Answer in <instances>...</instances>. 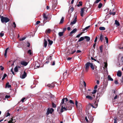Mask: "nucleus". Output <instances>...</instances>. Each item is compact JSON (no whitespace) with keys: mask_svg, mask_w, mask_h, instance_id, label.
Segmentation results:
<instances>
[{"mask_svg":"<svg viewBox=\"0 0 123 123\" xmlns=\"http://www.w3.org/2000/svg\"><path fill=\"white\" fill-rule=\"evenodd\" d=\"M72 108V106L69 103L67 105H66L65 104L64 106V105H62L61 109L60 107H58L57 109V111L59 113H60V112L62 113L64 111L71 110Z\"/></svg>","mask_w":123,"mask_h":123,"instance_id":"obj_1","label":"nucleus"},{"mask_svg":"<svg viewBox=\"0 0 123 123\" xmlns=\"http://www.w3.org/2000/svg\"><path fill=\"white\" fill-rule=\"evenodd\" d=\"M0 18L1 22L3 23H6L10 20V19L8 18L4 17L3 16H1L0 15Z\"/></svg>","mask_w":123,"mask_h":123,"instance_id":"obj_2","label":"nucleus"},{"mask_svg":"<svg viewBox=\"0 0 123 123\" xmlns=\"http://www.w3.org/2000/svg\"><path fill=\"white\" fill-rule=\"evenodd\" d=\"M85 39H86V41L87 42H88L90 40V38L89 37L87 36H85L80 37L79 39L78 40L77 42H81L83 40Z\"/></svg>","mask_w":123,"mask_h":123,"instance_id":"obj_3","label":"nucleus"},{"mask_svg":"<svg viewBox=\"0 0 123 123\" xmlns=\"http://www.w3.org/2000/svg\"><path fill=\"white\" fill-rule=\"evenodd\" d=\"M90 64V63L89 62H87L85 64V71L86 72H87L89 69V67Z\"/></svg>","mask_w":123,"mask_h":123,"instance_id":"obj_4","label":"nucleus"},{"mask_svg":"<svg viewBox=\"0 0 123 123\" xmlns=\"http://www.w3.org/2000/svg\"><path fill=\"white\" fill-rule=\"evenodd\" d=\"M54 111V109L52 108H51L50 109L49 108L47 111L46 114L47 115H48L49 113L52 114Z\"/></svg>","mask_w":123,"mask_h":123,"instance_id":"obj_5","label":"nucleus"},{"mask_svg":"<svg viewBox=\"0 0 123 123\" xmlns=\"http://www.w3.org/2000/svg\"><path fill=\"white\" fill-rule=\"evenodd\" d=\"M73 20L71 22L70 25H72L73 24H75L77 21V17L76 16L74 17V18H73Z\"/></svg>","mask_w":123,"mask_h":123,"instance_id":"obj_6","label":"nucleus"},{"mask_svg":"<svg viewBox=\"0 0 123 123\" xmlns=\"http://www.w3.org/2000/svg\"><path fill=\"white\" fill-rule=\"evenodd\" d=\"M86 9V8L85 7H83V8H82L81 9V11H80V15L81 16L83 17L84 12V11L85 9Z\"/></svg>","mask_w":123,"mask_h":123,"instance_id":"obj_7","label":"nucleus"},{"mask_svg":"<svg viewBox=\"0 0 123 123\" xmlns=\"http://www.w3.org/2000/svg\"><path fill=\"white\" fill-rule=\"evenodd\" d=\"M47 37H45L44 40V46L45 48H46L47 45Z\"/></svg>","mask_w":123,"mask_h":123,"instance_id":"obj_8","label":"nucleus"},{"mask_svg":"<svg viewBox=\"0 0 123 123\" xmlns=\"http://www.w3.org/2000/svg\"><path fill=\"white\" fill-rule=\"evenodd\" d=\"M77 31V29L76 28H75L72 31H71L70 33L69 36H72V34L74 33H75Z\"/></svg>","mask_w":123,"mask_h":123,"instance_id":"obj_9","label":"nucleus"},{"mask_svg":"<svg viewBox=\"0 0 123 123\" xmlns=\"http://www.w3.org/2000/svg\"><path fill=\"white\" fill-rule=\"evenodd\" d=\"M27 74L25 71H24V74H22V76H20V78L22 79H24L27 76Z\"/></svg>","mask_w":123,"mask_h":123,"instance_id":"obj_10","label":"nucleus"},{"mask_svg":"<svg viewBox=\"0 0 123 123\" xmlns=\"http://www.w3.org/2000/svg\"><path fill=\"white\" fill-rule=\"evenodd\" d=\"M20 64L22 65L25 66L28 64V63L25 61H22L21 62Z\"/></svg>","mask_w":123,"mask_h":123,"instance_id":"obj_11","label":"nucleus"},{"mask_svg":"<svg viewBox=\"0 0 123 123\" xmlns=\"http://www.w3.org/2000/svg\"><path fill=\"white\" fill-rule=\"evenodd\" d=\"M55 86V85L53 83H52L51 84H48L47 85V86L49 87V88L53 87H54Z\"/></svg>","mask_w":123,"mask_h":123,"instance_id":"obj_12","label":"nucleus"},{"mask_svg":"<svg viewBox=\"0 0 123 123\" xmlns=\"http://www.w3.org/2000/svg\"><path fill=\"white\" fill-rule=\"evenodd\" d=\"M47 40L48 42L49 43V44L51 45L53 43V41H52L50 40L49 38L48 37H47Z\"/></svg>","mask_w":123,"mask_h":123,"instance_id":"obj_13","label":"nucleus"},{"mask_svg":"<svg viewBox=\"0 0 123 123\" xmlns=\"http://www.w3.org/2000/svg\"><path fill=\"white\" fill-rule=\"evenodd\" d=\"M122 75V72L120 71H118L117 74V75L118 77H121Z\"/></svg>","mask_w":123,"mask_h":123,"instance_id":"obj_14","label":"nucleus"},{"mask_svg":"<svg viewBox=\"0 0 123 123\" xmlns=\"http://www.w3.org/2000/svg\"><path fill=\"white\" fill-rule=\"evenodd\" d=\"M86 98L90 100H92V99L93 98L91 96L89 95H87L86 96Z\"/></svg>","mask_w":123,"mask_h":123,"instance_id":"obj_15","label":"nucleus"},{"mask_svg":"<svg viewBox=\"0 0 123 123\" xmlns=\"http://www.w3.org/2000/svg\"><path fill=\"white\" fill-rule=\"evenodd\" d=\"M9 83L8 82H7L6 84V87H7L8 88H9L11 87V86L10 85H9Z\"/></svg>","mask_w":123,"mask_h":123,"instance_id":"obj_16","label":"nucleus"},{"mask_svg":"<svg viewBox=\"0 0 123 123\" xmlns=\"http://www.w3.org/2000/svg\"><path fill=\"white\" fill-rule=\"evenodd\" d=\"M14 118V117H13L11 118V120L8 122V123H14V122H13V118Z\"/></svg>","mask_w":123,"mask_h":123,"instance_id":"obj_17","label":"nucleus"},{"mask_svg":"<svg viewBox=\"0 0 123 123\" xmlns=\"http://www.w3.org/2000/svg\"><path fill=\"white\" fill-rule=\"evenodd\" d=\"M43 17L44 18V20H46L47 19V17L46 16V14L44 13L43 14Z\"/></svg>","mask_w":123,"mask_h":123,"instance_id":"obj_18","label":"nucleus"},{"mask_svg":"<svg viewBox=\"0 0 123 123\" xmlns=\"http://www.w3.org/2000/svg\"><path fill=\"white\" fill-rule=\"evenodd\" d=\"M64 98L62 100V102L61 103V106L62 105H63L64 106Z\"/></svg>","mask_w":123,"mask_h":123,"instance_id":"obj_19","label":"nucleus"},{"mask_svg":"<svg viewBox=\"0 0 123 123\" xmlns=\"http://www.w3.org/2000/svg\"><path fill=\"white\" fill-rule=\"evenodd\" d=\"M103 36L102 34L101 33L100 34V40L101 42H102L103 40Z\"/></svg>","mask_w":123,"mask_h":123,"instance_id":"obj_20","label":"nucleus"},{"mask_svg":"<svg viewBox=\"0 0 123 123\" xmlns=\"http://www.w3.org/2000/svg\"><path fill=\"white\" fill-rule=\"evenodd\" d=\"M64 32H60L59 33L58 35L59 37H61L63 35Z\"/></svg>","mask_w":123,"mask_h":123,"instance_id":"obj_21","label":"nucleus"},{"mask_svg":"<svg viewBox=\"0 0 123 123\" xmlns=\"http://www.w3.org/2000/svg\"><path fill=\"white\" fill-rule=\"evenodd\" d=\"M108 80L111 81H113V79L111 77L110 75H108Z\"/></svg>","mask_w":123,"mask_h":123,"instance_id":"obj_22","label":"nucleus"},{"mask_svg":"<svg viewBox=\"0 0 123 123\" xmlns=\"http://www.w3.org/2000/svg\"><path fill=\"white\" fill-rule=\"evenodd\" d=\"M90 66L92 70H94V67L92 63H90Z\"/></svg>","mask_w":123,"mask_h":123,"instance_id":"obj_23","label":"nucleus"},{"mask_svg":"<svg viewBox=\"0 0 123 123\" xmlns=\"http://www.w3.org/2000/svg\"><path fill=\"white\" fill-rule=\"evenodd\" d=\"M115 24L117 26H119L120 24L119 22L117 20H115Z\"/></svg>","mask_w":123,"mask_h":123,"instance_id":"obj_24","label":"nucleus"},{"mask_svg":"<svg viewBox=\"0 0 123 123\" xmlns=\"http://www.w3.org/2000/svg\"><path fill=\"white\" fill-rule=\"evenodd\" d=\"M79 4H78L77 5V6L79 7L80 6H81L82 5V1H80L79 2Z\"/></svg>","mask_w":123,"mask_h":123,"instance_id":"obj_25","label":"nucleus"},{"mask_svg":"<svg viewBox=\"0 0 123 123\" xmlns=\"http://www.w3.org/2000/svg\"><path fill=\"white\" fill-rule=\"evenodd\" d=\"M103 45H101L99 47L100 49V52L102 53L103 52Z\"/></svg>","mask_w":123,"mask_h":123,"instance_id":"obj_26","label":"nucleus"},{"mask_svg":"<svg viewBox=\"0 0 123 123\" xmlns=\"http://www.w3.org/2000/svg\"><path fill=\"white\" fill-rule=\"evenodd\" d=\"M64 21V18L62 17V18L61 19L60 22L59 23V24H62L63 22Z\"/></svg>","mask_w":123,"mask_h":123,"instance_id":"obj_27","label":"nucleus"},{"mask_svg":"<svg viewBox=\"0 0 123 123\" xmlns=\"http://www.w3.org/2000/svg\"><path fill=\"white\" fill-rule=\"evenodd\" d=\"M110 14V15H115V14L116 12H111V10L109 12Z\"/></svg>","mask_w":123,"mask_h":123,"instance_id":"obj_28","label":"nucleus"},{"mask_svg":"<svg viewBox=\"0 0 123 123\" xmlns=\"http://www.w3.org/2000/svg\"><path fill=\"white\" fill-rule=\"evenodd\" d=\"M51 30L50 29H48L46 30V32L47 33H49L51 32Z\"/></svg>","mask_w":123,"mask_h":123,"instance_id":"obj_29","label":"nucleus"},{"mask_svg":"<svg viewBox=\"0 0 123 123\" xmlns=\"http://www.w3.org/2000/svg\"><path fill=\"white\" fill-rule=\"evenodd\" d=\"M99 29L101 30H104L105 29V28L104 27H99Z\"/></svg>","mask_w":123,"mask_h":123,"instance_id":"obj_30","label":"nucleus"},{"mask_svg":"<svg viewBox=\"0 0 123 123\" xmlns=\"http://www.w3.org/2000/svg\"><path fill=\"white\" fill-rule=\"evenodd\" d=\"M90 27V26H87L84 29H83V30H82V31H84L85 30H87V29L89 27Z\"/></svg>","mask_w":123,"mask_h":123,"instance_id":"obj_31","label":"nucleus"},{"mask_svg":"<svg viewBox=\"0 0 123 123\" xmlns=\"http://www.w3.org/2000/svg\"><path fill=\"white\" fill-rule=\"evenodd\" d=\"M7 76V74H4L2 79V80H4Z\"/></svg>","mask_w":123,"mask_h":123,"instance_id":"obj_32","label":"nucleus"},{"mask_svg":"<svg viewBox=\"0 0 123 123\" xmlns=\"http://www.w3.org/2000/svg\"><path fill=\"white\" fill-rule=\"evenodd\" d=\"M27 53L28 54H29L30 55H31L32 54L31 50L30 49H29Z\"/></svg>","mask_w":123,"mask_h":123,"instance_id":"obj_33","label":"nucleus"},{"mask_svg":"<svg viewBox=\"0 0 123 123\" xmlns=\"http://www.w3.org/2000/svg\"><path fill=\"white\" fill-rule=\"evenodd\" d=\"M91 104H90L89 105H88V106H87V109L89 110V109L91 108Z\"/></svg>","mask_w":123,"mask_h":123,"instance_id":"obj_34","label":"nucleus"},{"mask_svg":"<svg viewBox=\"0 0 123 123\" xmlns=\"http://www.w3.org/2000/svg\"><path fill=\"white\" fill-rule=\"evenodd\" d=\"M102 6V3H100L98 5V8H100Z\"/></svg>","mask_w":123,"mask_h":123,"instance_id":"obj_35","label":"nucleus"},{"mask_svg":"<svg viewBox=\"0 0 123 123\" xmlns=\"http://www.w3.org/2000/svg\"><path fill=\"white\" fill-rule=\"evenodd\" d=\"M52 107L53 108H55L56 105L54 103L52 102Z\"/></svg>","mask_w":123,"mask_h":123,"instance_id":"obj_36","label":"nucleus"},{"mask_svg":"<svg viewBox=\"0 0 123 123\" xmlns=\"http://www.w3.org/2000/svg\"><path fill=\"white\" fill-rule=\"evenodd\" d=\"M52 59V56H50L49 57H48L47 58V60H51Z\"/></svg>","mask_w":123,"mask_h":123,"instance_id":"obj_37","label":"nucleus"},{"mask_svg":"<svg viewBox=\"0 0 123 123\" xmlns=\"http://www.w3.org/2000/svg\"><path fill=\"white\" fill-rule=\"evenodd\" d=\"M74 10V8L73 7H71L70 8V9L69 10V11H70L71 12H72Z\"/></svg>","mask_w":123,"mask_h":123,"instance_id":"obj_38","label":"nucleus"},{"mask_svg":"<svg viewBox=\"0 0 123 123\" xmlns=\"http://www.w3.org/2000/svg\"><path fill=\"white\" fill-rule=\"evenodd\" d=\"M14 71L16 72H17L18 71V69L17 68V67H16L14 68Z\"/></svg>","mask_w":123,"mask_h":123,"instance_id":"obj_39","label":"nucleus"},{"mask_svg":"<svg viewBox=\"0 0 123 123\" xmlns=\"http://www.w3.org/2000/svg\"><path fill=\"white\" fill-rule=\"evenodd\" d=\"M82 32L80 34L77 35L76 36V38L79 37H80V36L82 34Z\"/></svg>","mask_w":123,"mask_h":123,"instance_id":"obj_40","label":"nucleus"},{"mask_svg":"<svg viewBox=\"0 0 123 123\" xmlns=\"http://www.w3.org/2000/svg\"><path fill=\"white\" fill-rule=\"evenodd\" d=\"M97 91V90L96 89L94 90L92 92V94H94L96 93Z\"/></svg>","mask_w":123,"mask_h":123,"instance_id":"obj_41","label":"nucleus"},{"mask_svg":"<svg viewBox=\"0 0 123 123\" xmlns=\"http://www.w3.org/2000/svg\"><path fill=\"white\" fill-rule=\"evenodd\" d=\"M51 63L52 65H53V66L55 64V61H54L53 62H51Z\"/></svg>","mask_w":123,"mask_h":123,"instance_id":"obj_42","label":"nucleus"},{"mask_svg":"<svg viewBox=\"0 0 123 123\" xmlns=\"http://www.w3.org/2000/svg\"><path fill=\"white\" fill-rule=\"evenodd\" d=\"M12 26L14 28H15L16 27V24L14 22H13Z\"/></svg>","mask_w":123,"mask_h":123,"instance_id":"obj_43","label":"nucleus"},{"mask_svg":"<svg viewBox=\"0 0 123 123\" xmlns=\"http://www.w3.org/2000/svg\"><path fill=\"white\" fill-rule=\"evenodd\" d=\"M117 118H115L114 119V123H117Z\"/></svg>","mask_w":123,"mask_h":123,"instance_id":"obj_44","label":"nucleus"},{"mask_svg":"<svg viewBox=\"0 0 123 123\" xmlns=\"http://www.w3.org/2000/svg\"><path fill=\"white\" fill-rule=\"evenodd\" d=\"M11 71L12 72V74H13L14 75H15V73L13 71V68H12L11 69Z\"/></svg>","mask_w":123,"mask_h":123,"instance_id":"obj_45","label":"nucleus"},{"mask_svg":"<svg viewBox=\"0 0 123 123\" xmlns=\"http://www.w3.org/2000/svg\"><path fill=\"white\" fill-rule=\"evenodd\" d=\"M27 46L28 47H29L30 46V43L29 42H27Z\"/></svg>","mask_w":123,"mask_h":123,"instance_id":"obj_46","label":"nucleus"},{"mask_svg":"<svg viewBox=\"0 0 123 123\" xmlns=\"http://www.w3.org/2000/svg\"><path fill=\"white\" fill-rule=\"evenodd\" d=\"M104 63L105 64L104 67L106 68L107 67V62H104Z\"/></svg>","mask_w":123,"mask_h":123,"instance_id":"obj_47","label":"nucleus"},{"mask_svg":"<svg viewBox=\"0 0 123 123\" xmlns=\"http://www.w3.org/2000/svg\"><path fill=\"white\" fill-rule=\"evenodd\" d=\"M26 38V37H23L20 39V41H23V40H25V39Z\"/></svg>","mask_w":123,"mask_h":123,"instance_id":"obj_48","label":"nucleus"},{"mask_svg":"<svg viewBox=\"0 0 123 123\" xmlns=\"http://www.w3.org/2000/svg\"><path fill=\"white\" fill-rule=\"evenodd\" d=\"M69 102L71 103L73 105H74V103L72 100H69Z\"/></svg>","mask_w":123,"mask_h":123,"instance_id":"obj_49","label":"nucleus"},{"mask_svg":"<svg viewBox=\"0 0 123 123\" xmlns=\"http://www.w3.org/2000/svg\"><path fill=\"white\" fill-rule=\"evenodd\" d=\"M101 0H96L94 2V3H97L99 2Z\"/></svg>","mask_w":123,"mask_h":123,"instance_id":"obj_50","label":"nucleus"},{"mask_svg":"<svg viewBox=\"0 0 123 123\" xmlns=\"http://www.w3.org/2000/svg\"><path fill=\"white\" fill-rule=\"evenodd\" d=\"M67 71H66V72H64L63 74V77H64L67 74Z\"/></svg>","mask_w":123,"mask_h":123,"instance_id":"obj_51","label":"nucleus"},{"mask_svg":"<svg viewBox=\"0 0 123 123\" xmlns=\"http://www.w3.org/2000/svg\"><path fill=\"white\" fill-rule=\"evenodd\" d=\"M105 39L106 40V43H108V39L107 37H105Z\"/></svg>","mask_w":123,"mask_h":123,"instance_id":"obj_52","label":"nucleus"},{"mask_svg":"<svg viewBox=\"0 0 123 123\" xmlns=\"http://www.w3.org/2000/svg\"><path fill=\"white\" fill-rule=\"evenodd\" d=\"M25 99V98H23L21 100V101L22 102H24V100Z\"/></svg>","mask_w":123,"mask_h":123,"instance_id":"obj_53","label":"nucleus"},{"mask_svg":"<svg viewBox=\"0 0 123 123\" xmlns=\"http://www.w3.org/2000/svg\"><path fill=\"white\" fill-rule=\"evenodd\" d=\"M4 35V33L1 32L0 33V36L1 37H2Z\"/></svg>","mask_w":123,"mask_h":123,"instance_id":"obj_54","label":"nucleus"},{"mask_svg":"<svg viewBox=\"0 0 123 123\" xmlns=\"http://www.w3.org/2000/svg\"><path fill=\"white\" fill-rule=\"evenodd\" d=\"M10 97V96L9 95H6L5 96V98H8Z\"/></svg>","mask_w":123,"mask_h":123,"instance_id":"obj_55","label":"nucleus"},{"mask_svg":"<svg viewBox=\"0 0 123 123\" xmlns=\"http://www.w3.org/2000/svg\"><path fill=\"white\" fill-rule=\"evenodd\" d=\"M114 82L116 84H118V81L117 80H115Z\"/></svg>","mask_w":123,"mask_h":123,"instance_id":"obj_56","label":"nucleus"},{"mask_svg":"<svg viewBox=\"0 0 123 123\" xmlns=\"http://www.w3.org/2000/svg\"><path fill=\"white\" fill-rule=\"evenodd\" d=\"M36 65L35 67V68H38L39 67V66H36Z\"/></svg>","mask_w":123,"mask_h":123,"instance_id":"obj_57","label":"nucleus"},{"mask_svg":"<svg viewBox=\"0 0 123 123\" xmlns=\"http://www.w3.org/2000/svg\"><path fill=\"white\" fill-rule=\"evenodd\" d=\"M78 102H77V101H76V100L75 101V105L77 107H78Z\"/></svg>","mask_w":123,"mask_h":123,"instance_id":"obj_58","label":"nucleus"},{"mask_svg":"<svg viewBox=\"0 0 123 123\" xmlns=\"http://www.w3.org/2000/svg\"><path fill=\"white\" fill-rule=\"evenodd\" d=\"M10 115V114L9 112H7V115H6V117H8Z\"/></svg>","mask_w":123,"mask_h":123,"instance_id":"obj_59","label":"nucleus"},{"mask_svg":"<svg viewBox=\"0 0 123 123\" xmlns=\"http://www.w3.org/2000/svg\"><path fill=\"white\" fill-rule=\"evenodd\" d=\"M0 68H1L0 69L2 70V71L4 69V68L2 66H0Z\"/></svg>","mask_w":123,"mask_h":123,"instance_id":"obj_60","label":"nucleus"},{"mask_svg":"<svg viewBox=\"0 0 123 123\" xmlns=\"http://www.w3.org/2000/svg\"><path fill=\"white\" fill-rule=\"evenodd\" d=\"M40 21H37L36 22V25H38L40 23Z\"/></svg>","mask_w":123,"mask_h":123,"instance_id":"obj_61","label":"nucleus"},{"mask_svg":"<svg viewBox=\"0 0 123 123\" xmlns=\"http://www.w3.org/2000/svg\"><path fill=\"white\" fill-rule=\"evenodd\" d=\"M97 39H98L97 37H96L95 38V39L94 40V42L95 43H96L97 41Z\"/></svg>","mask_w":123,"mask_h":123,"instance_id":"obj_62","label":"nucleus"},{"mask_svg":"<svg viewBox=\"0 0 123 123\" xmlns=\"http://www.w3.org/2000/svg\"><path fill=\"white\" fill-rule=\"evenodd\" d=\"M85 119L86 120V121L87 122H88V120L87 119V117H85Z\"/></svg>","mask_w":123,"mask_h":123,"instance_id":"obj_63","label":"nucleus"},{"mask_svg":"<svg viewBox=\"0 0 123 123\" xmlns=\"http://www.w3.org/2000/svg\"><path fill=\"white\" fill-rule=\"evenodd\" d=\"M8 48L6 49L5 50V52L7 53V50L8 49Z\"/></svg>","mask_w":123,"mask_h":123,"instance_id":"obj_64","label":"nucleus"}]
</instances>
